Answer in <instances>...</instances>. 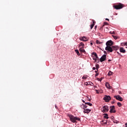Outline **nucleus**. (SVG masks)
Segmentation results:
<instances>
[{
	"label": "nucleus",
	"instance_id": "nucleus-15",
	"mask_svg": "<svg viewBox=\"0 0 127 127\" xmlns=\"http://www.w3.org/2000/svg\"><path fill=\"white\" fill-rule=\"evenodd\" d=\"M79 51H80V52H81V53H86V51H85V50H84V48H80Z\"/></svg>",
	"mask_w": 127,
	"mask_h": 127
},
{
	"label": "nucleus",
	"instance_id": "nucleus-29",
	"mask_svg": "<svg viewBox=\"0 0 127 127\" xmlns=\"http://www.w3.org/2000/svg\"><path fill=\"white\" fill-rule=\"evenodd\" d=\"M96 43L97 44H101V42L99 41V40H96Z\"/></svg>",
	"mask_w": 127,
	"mask_h": 127
},
{
	"label": "nucleus",
	"instance_id": "nucleus-30",
	"mask_svg": "<svg viewBox=\"0 0 127 127\" xmlns=\"http://www.w3.org/2000/svg\"><path fill=\"white\" fill-rule=\"evenodd\" d=\"M110 34H116V32L115 31H113L112 32V31L110 32Z\"/></svg>",
	"mask_w": 127,
	"mask_h": 127
},
{
	"label": "nucleus",
	"instance_id": "nucleus-11",
	"mask_svg": "<svg viewBox=\"0 0 127 127\" xmlns=\"http://www.w3.org/2000/svg\"><path fill=\"white\" fill-rule=\"evenodd\" d=\"M92 55H94L95 57V58L93 59V60H95V61H97V59L99 58V57H98V55H97V53H93Z\"/></svg>",
	"mask_w": 127,
	"mask_h": 127
},
{
	"label": "nucleus",
	"instance_id": "nucleus-49",
	"mask_svg": "<svg viewBox=\"0 0 127 127\" xmlns=\"http://www.w3.org/2000/svg\"><path fill=\"white\" fill-rule=\"evenodd\" d=\"M83 103H85L84 100H82Z\"/></svg>",
	"mask_w": 127,
	"mask_h": 127
},
{
	"label": "nucleus",
	"instance_id": "nucleus-24",
	"mask_svg": "<svg viewBox=\"0 0 127 127\" xmlns=\"http://www.w3.org/2000/svg\"><path fill=\"white\" fill-rule=\"evenodd\" d=\"M95 26V24H92L90 25V28L91 29H93V27H94V26Z\"/></svg>",
	"mask_w": 127,
	"mask_h": 127
},
{
	"label": "nucleus",
	"instance_id": "nucleus-42",
	"mask_svg": "<svg viewBox=\"0 0 127 127\" xmlns=\"http://www.w3.org/2000/svg\"><path fill=\"white\" fill-rule=\"evenodd\" d=\"M106 20H108L109 21L110 20L108 18H106Z\"/></svg>",
	"mask_w": 127,
	"mask_h": 127
},
{
	"label": "nucleus",
	"instance_id": "nucleus-33",
	"mask_svg": "<svg viewBox=\"0 0 127 127\" xmlns=\"http://www.w3.org/2000/svg\"><path fill=\"white\" fill-rule=\"evenodd\" d=\"M93 21V24H94L95 25V23H96V21L94 20H92Z\"/></svg>",
	"mask_w": 127,
	"mask_h": 127
},
{
	"label": "nucleus",
	"instance_id": "nucleus-9",
	"mask_svg": "<svg viewBox=\"0 0 127 127\" xmlns=\"http://www.w3.org/2000/svg\"><path fill=\"white\" fill-rule=\"evenodd\" d=\"M79 40H81V41H88V39L87 37L83 36V37H81L79 38Z\"/></svg>",
	"mask_w": 127,
	"mask_h": 127
},
{
	"label": "nucleus",
	"instance_id": "nucleus-4",
	"mask_svg": "<svg viewBox=\"0 0 127 127\" xmlns=\"http://www.w3.org/2000/svg\"><path fill=\"white\" fill-rule=\"evenodd\" d=\"M111 96L109 95H105L103 98L104 101L106 102V103H108L111 100Z\"/></svg>",
	"mask_w": 127,
	"mask_h": 127
},
{
	"label": "nucleus",
	"instance_id": "nucleus-32",
	"mask_svg": "<svg viewBox=\"0 0 127 127\" xmlns=\"http://www.w3.org/2000/svg\"><path fill=\"white\" fill-rule=\"evenodd\" d=\"M90 83L91 82H89V83L88 82H86L87 84H86V85L87 86V85H91V86H93V85L91 84V83Z\"/></svg>",
	"mask_w": 127,
	"mask_h": 127
},
{
	"label": "nucleus",
	"instance_id": "nucleus-44",
	"mask_svg": "<svg viewBox=\"0 0 127 127\" xmlns=\"http://www.w3.org/2000/svg\"><path fill=\"white\" fill-rule=\"evenodd\" d=\"M118 54H119V55H121V54H120V53H119V52H117Z\"/></svg>",
	"mask_w": 127,
	"mask_h": 127
},
{
	"label": "nucleus",
	"instance_id": "nucleus-20",
	"mask_svg": "<svg viewBox=\"0 0 127 127\" xmlns=\"http://www.w3.org/2000/svg\"><path fill=\"white\" fill-rule=\"evenodd\" d=\"M121 44L122 46H124V45H125V46H127V42L122 43Z\"/></svg>",
	"mask_w": 127,
	"mask_h": 127
},
{
	"label": "nucleus",
	"instance_id": "nucleus-5",
	"mask_svg": "<svg viewBox=\"0 0 127 127\" xmlns=\"http://www.w3.org/2000/svg\"><path fill=\"white\" fill-rule=\"evenodd\" d=\"M102 112L103 113H107L109 112V107L108 106H104L101 109Z\"/></svg>",
	"mask_w": 127,
	"mask_h": 127
},
{
	"label": "nucleus",
	"instance_id": "nucleus-28",
	"mask_svg": "<svg viewBox=\"0 0 127 127\" xmlns=\"http://www.w3.org/2000/svg\"><path fill=\"white\" fill-rule=\"evenodd\" d=\"M113 122L114 123V124H119V121L117 120H114Z\"/></svg>",
	"mask_w": 127,
	"mask_h": 127
},
{
	"label": "nucleus",
	"instance_id": "nucleus-2",
	"mask_svg": "<svg viewBox=\"0 0 127 127\" xmlns=\"http://www.w3.org/2000/svg\"><path fill=\"white\" fill-rule=\"evenodd\" d=\"M67 116L69 118L70 121L72 123H76V121H80V118L77 117H74V116L67 114Z\"/></svg>",
	"mask_w": 127,
	"mask_h": 127
},
{
	"label": "nucleus",
	"instance_id": "nucleus-13",
	"mask_svg": "<svg viewBox=\"0 0 127 127\" xmlns=\"http://www.w3.org/2000/svg\"><path fill=\"white\" fill-rule=\"evenodd\" d=\"M120 51L121 53H126V50L123 47H121L120 49Z\"/></svg>",
	"mask_w": 127,
	"mask_h": 127
},
{
	"label": "nucleus",
	"instance_id": "nucleus-25",
	"mask_svg": "<svg viewBox=\"0 0 127 127\" xmlns=\"http://www.w3.org/2000/svg\"><path fill=\"white\" fill-rule=\"evenodd\" d=\"M112 37H113V38L115 40H117L118 39V37H117L115 35H112Z\"/></svg>",
	"mask_w": 127,
	"mask_h": 127
},
{
	"label": "nucleus",
	"instance_id": "nucleus-8",
	"mask_svg": "<svg viewBox=\"0 0 127 127\" xmlns=\"http://www.w3.org/2000/svg\"><path fill=\"white\" fill-rule=\"evenodd\" d=\"M110 113H116V110H115V106H110Z\"/></svg>",
	"mask_w": 127,
	"mask_h": 127
},
{
	"label": "nucleus",
	"instance_id": "nucleus-31",
	"mask_svg": "<svg viewBox=\"0 0 127 127\" xmlns=\"http://www.w3.org/2000/svg\"><path fill=\"white\" fill-rule=\"evenodd\" d=\"M97 80H98V81H100V82H101V81L103 80V78H101V79H100L99 78H97Z\"/></svg>",
	"mask_w": 127,
	"mask_h": 127
},
{
	"label": "nucleus",
	"instance_id": "nucleus-23",
	"mask_svg": "<svg viewBox=\"0 0 127 127\" xmlns=\"http://www.w3.org/2000/svg\"><path fill=\"white\" fill-rule=\"evenodd\" d=\"M117 105H118V106L119 107H122V103H121L120 102H118V103H117Z\"/></svg>",
	"mask_w": 127,
	"mask_h": 127
},
{
	"label": "nucleus",
	"instance_id": "nucleus-27",
	"mask_svg": "<svg viewBox=\"0 0 127 127\" xmlns=\"http://www.w3.org/2000/svg\"><path fill=\"white\" fill-rule=\"evenodd\" d=\"M113 74V72L112 71H109L108 73V75L111 76Z\"/></svg>",
	"mask_w": 127,
	"mask_h": 127
},
{
	"label": "nucleus",
	"instance_id": "nucleus-38",
	"mask_svg": "<svg viewBox=\"0 0 127 127\" xmlns=\"http://www.w3.org/2000/svg\"><path fill=\"white\" fill-rule=\"evenodd\" d=\"M104 54H107V52H106V51H104Z\"/></svg>",
	"mask_w": 127,
	"mask_h": 127
},
{
	"label": "nucleus",
	"instance_id": "nucleus-50",
	"mask_svg": "<svg viewBox=\"0 0 127 127\" xmlns=\"http://www.w3.org/2000/svg\"><path fill=\"white\" fill-rule=\"evenodd\" d=\"M90 44H91V45H93V43H91Z\"/></svg>",
	"mask_w": 127,
	"mask_h": 127
},
{
	"label": "nucleus",
	"instance_id": "nucleus-36",
	"mask_svg": "<svg viewBox=\"0 0 127 127\" xmlns=\"http://www.w3.org/2000/svg\"><path fill=\"white\" fill-rule=\"evenodd\" d=\"M55 108H56V109H57V110L58 109V107H57V105H55Z\"/></svg>",
	"mask_w": 127,
	"mask_h": 127
},
{
	"label": "nucleus",
	"instance_id": "nucleus-51",
	"mask_svg": "<svg viewBox=\"0 0 127 127\" xmlns=\"http://www.w3.org/2000/svg\"><path fill=\"white\" fill-rule=\"evenodd\" d=\"M91 84H92V85H94V84H93V83H91Z\"/></svg>",
	"mask_w": 127,
	"mask_h": 127
},
{
	"label": "nucleus",
	"instance_id": "nucleus-18",
	"mask_svg": "<svg viewBox=\"0 0 127 127\" xmlns=\"http://www.w3.org/2000/svg\"><path fill=\"white\" fill-rule=\"evenodd\" d=\"M104 115H105V116H104V119H107V120H108V119H109V117L108 116V114H105Z\"/></svg>",
	"mask_w": 127,
	"mask_h": 127
},
{
	"label": "nucleus",
	"instance_id": "nucleus-22",
	"mask_svg": "<svg viewBox=\"0 0 127 127\" xmlns=\"http://www.w3.org/2000/svg\"><path fill=\"white\" fill-rule=\"evenodd\" d=\"M87 78H88V77L87 76V75H84L83 77H82V79H87Z\"/></svg>",
	"mask_w": 127,
	"mask_h": 127
},
{
	"label": "nucleus",
	"instance_id": "nucleus-10",
	"mask_svg": "<svg viewBox=\"0 0 127 127\" xmlns=\"http://www.w3.org/2000/svg\"><path fill=\"white\" fill-rule=\"evenodd\" d=\"M91 109H84L83 113L84 114H89L90 112H91Z\"/></svg>",
	"mask_w": 127,
	"mask_h": 127
},
{
	"label": "nucleus",
	"instance_id": "nucleus-1",
	"mask_svg": "<svg viewBox=\"0 0 127 127\" xmlns=\"http://www.w3.org/2000/svg\"><path fill=\"white\" fill-rule=\"evenodd\" d=\"M106 45L107 47L105 48V50L109 52H113L114 50H118L119 49V46H112L113 45V41L111 40L107 41Z\"/></svg>",
	"mask_w": 127,
	"mask_h": 127
},
{
	"label": "nucleus",
	"instance_id": "nucleus-43",
	"mask_svg": "<svg viewBox=\"0 0 127 127\" xmlns=\"http://www.w3.org/2000/svg\"><path fill=\"white\" fill-rule=\"evenodd\" d=\"M91 99H88L89 102H91Z\"/></svg>",
	"mask_w": 127,
	"mask_h": 127
},
{
	"label": "nucleus",
	"instance_id": "nucleus-34",
	"mask_svg": "<svg viewBox=\"0 0 127 127\" xmlns=\"http://www.w3.org/2000/svg\"><path fill=\"white\" fill-rule=\"evenodd\" d=\"M99 75V73H97L95 74V77H98V75Z\"/></svg>",
	"mask_w": 127,
	"mask_h": 127
},
{
	"label": "nucleus",
	"instance_id": "nucleus-12",
	"mask_svg": "<svg viewBox=\"0 0 127 127\" xmlns=\"http://www.w3.org/2000/svg\"><path fill=\"white\" fill-rule=\"evenodd\" d=\"M105 86L106 88H107L108 89H112V87L111 86V85H110V83H109V82H106Z\"/></svg>",
	"mask_w": 127,
	"mask_h": 127
},
{
	"label": "nucleus",
	"instance_id": "nucleus-35",
	"mask_svg": "<svg viewBox=\"0 0 127 127\" xmlns=\"http://www.w3.org/2000/svg\"><path fill=\"white\" fill-rule=\"evenodd\" d=\"M112 104H115V100H114L112 102Z\"/></svg>",
	"mask_w": 127,
	"mask_h": 127
},
{
	"label": "nucleus",
	"instance_id": "nucleus-26",
	"mask_svg": "<svg viewBox=\"0 0 127 127\" xmlns=\"http://www.w3.org/2000/svg\"><path fill=\"white\" fill-rule=\"evenodd\" d=\"M102 123H103V124H104V125H107V121L103 120V121H102Z\"/></svg>",
	"mask_w": 127,
	"mask_h": 127
},
{
	"label": "nucleus",
	"instance_id": "nucleus-17",
	"mask_svg": "<svg viewBox=\"0 0 127 127\" xmlns=\"http://www.w3.org/2000/svg\"><path fill=\"white\" fill-rule=\"evenodd\" d=\"M85 105H88V106H90V107H92L93 106V104H92V103L89 102L85 103Z\"/></svg>",
	"mask_w": 127,
	"mask_h": 127
},
{
	"label": "nucleus",
	"instance_id": "nucleus-19",
	"mask_svg": "<svg viewBox=\"0 0 127 127\" xmlns=\"http://www.w3.org/2000/svg\"><path fill=\"white\" fill-rule=\"evenodd\" d=\"M75 52H76L77 55L80 56V53H79V51H78V50H75Z\"/></svg>",
	"mask_w": 127,
	"mask_h": 127
},
{
	"label": "nucleus",
	"instance_id": "nucleus-46",
	"mask_svg": "<svg viewBox=\"0 0 127 127\" xmlns=\"http://www.w3.org/2000/svg\"><path fill=\"white\" fill-rule=\"evenodd\" d=\"M108 62H111V60H109Z\"/></svg>",
	"mask_w": 127,
	"mask_h": 127
},
{
	"label": "nucleus",
	"instance_id": "nucleus-21",
	"mask_svg": "<svg viewBox=\"0 0 127 127\" xmlns=\"http://www.w3.org/2000/svg\"><path fill=\"white\" fill-rule=\"evenodd\" d=\"M99 64H96V65H95V67H96V70H99Z\"/></svg>",
	"mask_w": 127,
	"mask_h": 127
},
{
	"label": "nucleus",
	"instance_id": "nucleus-6",
	"mask_svg": "<svg viewBox=\"0 0 127 127\" xmlns=\"http://www.w3.org/2000/svg\"><path fill=\"white\" fill-rule=\"evenodd\" d=\"M114 98L116 99V100H118V101H120V102H123L124 101V99L123 98L121 97V96L120 95H115L114 96Z\"/></svg>",
	"mask_w": 127,
	"mask_h": 127
},
{
	"label": "nucleus",
	"instance_id": "nucleus-16",
	"mask_svg": "<svg viewBox=\"0 0 127 127\" xmlns=\"http://www.w3.org/2000/svg\"><path fill=\"white\" fill-rule=\"evenodd\" d=\"M87 107L88 106L84 104H82V105L81 106V108H82V109H83V110H86Z\"/></svg>",
	"mask_w": 127,
	"mask_h": 127
},
{
	"label": "nucleus",
	"instance_id": "nucleus-48",
	"mask_svg": "<svg viewBox=\"0 0 127 127\" xmlns=\"http://www.w3.org/2000/svg\"><path fill=\"white\" fill-rule=\"evenodd\" d=\"M95 29H96V28H97V26H95Z\"/></svg>",
	"mask_w": 127,
	"mask_h": 127
},
{
	"label": "nucleus",
	"instance_id": "nucleus-40",
	"mask_svg": "<svg viewBox=\"0 0 127 127\" xmlns=\"http://www.w3.org/2000/svg\"><path fill=\"white\" fill-rule=\"evenodd\" d=\"M119 94L120 95H121V94H122V92L119 91Z\"/></svg>",
	"mask_w": 127,
	"mask_h": 127
},
{
	"label": "nucleus",
	"instance_id": "nucleus-39",
	"mask_svg": "<svg viewBox=\"0 0 127 127\" xmlns=\"http://www.w3.org/2000/svg\"><path fill=\"white\" fill-rule=\"evenodd\" d=\"M98 69L97 70H95V73H98Z\"/></svg>",
	"mask_w": 127,
	"mask_h": 127
},
{
	"label": "nucleus",
	"instance_id": "nucleus-45",
	"mask_svg": "<svg viewBox=\"0 0 127 127\" xmlns=\"http://www.w3.org/2000/svg\"><path fill=\"white\" fill-rule=\"evenodd\" d=\"M104 24H108V23H107V22H104Z\"/></svg>",
	"mask_w": 127,
	"mask_h": 127
},
{
	"label": "nucleus",
	"instance_id": "nucleus-37",
	"mask_svg": "<svg viewBox=\"0 0 127 127\" xmlns=\"http://www.w3.org/2000/svg\"><path fill=\"white\" fill-rule=\"evenodd\" d=\"M92 69H93V70H96V67H93L92 68Z\"/></svg>",
	"mask_w": 127,
	"mask_h": 127
},
{
	"label": "nucleus",
	"instance_id": "nucleus-3",
	"mask_svg": "<svg viewBox=\"0 0 127 127\" xmlns=\"http://www.w3.org/2000/svg\"><path fill=\"white\" fill-rule=\"evenodd\" d=\"M113 7H114L115 9H122V8L124 7V4L118 3L116 5L113 6Z\"/></svg>",
	"mask_w": 127,
	"mask_h": 127
},
{
	"label": "nucleus",
	"instance_id": "nucleus-41",
	"mask_svg": "<svg viewBox=\"0 0 127 127\" xmlns=\"http://www.w3.org/2000/svg\"><path fill=\"white\" fill-rule=\"evenodd\" d=\"M103 26H105V25H103L101 27L100 29H102V28H103Z\"/></svg>",
	"mask_w": 127,
	"mask_h": 127
},
{
	"label": "nucleus",
	"instance_id": "nucleus-14",
	"mask_svg": "<svg viewBox=\"0 0 127 127\" xmlns=\"http://www.w3.org/2000/svg\"><path fill=\"white\" fill-rule=\"evenodd\" d=\"M79 47H81V48H84V47H85V44H83L82 42H80V43H79Z\"/></svg>",
	"mask_w": 127,
	"mask_h": 127
},
{
	"label": "nucleus",
	"instance_id": "nucleus-7",
	"mask_svg": "<svg viewBox=\"0 0 127 127\" xmlns=\"http://www.w3.org/2000/svg\"><path fill=\"white\" fill-rule=\"evenodd\" d=\"M107 59V55H103L100 59V62H104Z\"/></svg>",
	"mask_w": 127,
	"mask_h": 127
},
{
	"label": "nucleus",
	"instance_id": "nucleus-47",
	"mask_svg": "<svg viewBox=\"0 0 127 127\" xmlns=\"http://www.w3.org/2000/svg\"><path fill=\"white\" fill-rule=\"evenodd\" d=\"M125 125L126 126V127H127V123H126V124H125Z\"/></svg>",
	"mask_w": 127,
	"mask_h": 127
}]
</instances>
